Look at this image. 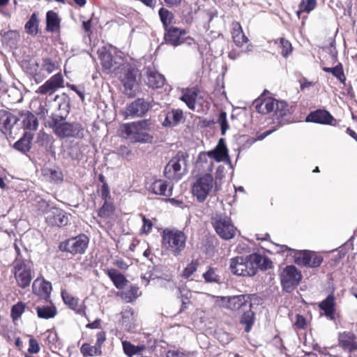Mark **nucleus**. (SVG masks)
I'll return each instance as SVG.
<instances>
[{
  "label": "nucleus",
  "instance_id": "f03ea898",
  "mask_svg": "<svg viewBox=\"0 0 357 357\" xmlns=\"http://www.w3.org/2000/svg\"><path fill=\"white\" fill-rule=\"evenodd\" d=\"M65 117L52 114L48 122L49 126L54 130L55 135L61 138L81 137L83 136V128L79 123H70L64 121Z\"/></svg>",
  "mask_w": 357,
  "mask_h": 357
},
{
  "label": "nucleus",
  "instance_id": "09e8293b",
  "mask_svg": "<svg viewBox=\"0 0 357 357\" xmlns=\"http://www.w3.org/2000/svg\"><path fill=\"white\" fill-rule=\"evenodd\" d=\"M25 309V304L22 302H18L14 305L11 309V317L14 320L19 319Z\"/></svg>",
  "mask_w": 357,
  "mask_h": 357
},
{
  "label": "nucleus",
  "instance_id": "864d4df0",
  "mask_svg": "<svg viewBox=\"0 0 357 357\" xmlns=\"http://www.w3.org/2000/svg\"><path fill=\"white\" fill-rule=\"evenodd\" d=\"M331 70L332 71L331 73L334 77H337L340 81V82L344 83L346 78L344 75L342 66L341 64H339V65L336 66L335 67L332 68Z\"/></svg>",
  "mask_w": 357,
  "mask_h": 357
},
{
  "label": "nucleus",
  "instance_id": "3c124183",
  "mask_svg": "<svg viewBox=\"0 0 357 357\" xmlns=\"http://www.w3.org/2000/svg\"><path fill=\"white\" fill-rule=\"evenodd\" d=\"M218 121L221 128V134L224 135L229 128V125L227 121V114L225 112H220Z\"/></svg>",
  "mask_w": 357,
  "mask_h": 357
},
{
  "label": "nucleus",
  "instance_id": "4468645a",
  "mask_svg": "<svg viewBox=\"0 0 357 357\" xmlns=\"http://www.w3.org/2000/svg\"><path fill=\"white\" fill-rule=\"evenodd\" d=\"M64 79L61 73L52 76L43 85H41L36 93L42 95H52L59 89L64 86Z\"/></svg>",
  "mask_w": 357,
  "mask_h": 357
},
{
  "label": "nucleus",
  "instance_id": "58836bf2",
  "mask_svg": "<svg viewBox=\"0 0 357 357\" xmlns=\"http://www.w3.org/2000/svg\"><path fill=\"white\" fill-rule=\"evenodd\" d=\"M23 126L26 129L30 130H36L38 126V121L37 118L30 112H26L24 114L22 120Z\"/></svg>",
  "mask_w": 357,
  "mask_h": 357
},
{
  "label": "nucleus",
  "instance_id": "5701e85b",
  "mask_svg": "<svg viewBox=\"0 0 357 357\" xmlns=\"http://www.w3.org/2000/svg\"><path fill=\"white\" fill-rule=\"evenodd\" d=\"M98 54L105 72L109 73L116 70V63L113 61L112 54L105 47L98 49Z\"/></svg>",
  "mask_w": 357,
  "mask_h": 357
},
{
  "label": "nucleus",
  "instance_id": "9b49d317",
  "mask_svg": "<svg viewBox=\"0 0 357 357\" xmlns=\"http://www.w3.org/2000/svg\"><path fill=\"white\" fill-rule=\"evenodd\" d=\"M302 279L301 272L293 265L286 266L280 273L281 284L287 292H291Z\"/></svg>",
  "mask_w": 357,
  "mask_h": 357
},
{
  "label": "nucleus",
  "instance_id": "4c0bfd02",
  "mask_svg": "<svg viewBox=\"0 0 357 357\" xmlns=\"http://www.w3.org/2000/svg\"><path fill=\"white\" fill-rule=\"evenodd\" d=\"M36 310L38 317L45 319L53 318L57 313L56 308L54 306H37Z\"/></svg>",
  "mask_w": 357,
  "mask_h": 357
},
{
  "label": "nucleus",
  "instance_id": "bb28decb",
  "mask_svg": "<svg viewBox=\"0 0 357 357\" xmlns=\"http://www.w3.org/2000/svg\"><path fill=\"white\" fill-rule=\"evenodd\" d=\"M146 84L152 89H159L164 86L165 77L153 69L148 68L146 71Z\"/></svg>",
  "mask_w": 357,
  "mask_h": 357
},
{
  "label": "nucleus",
  "instance_id": "39448f33",
  "mask_svg": "<svg viewBox=\"0 0 357 357\" xmlns=\"http://www.w3.org/2000/svg\"><path fill=\"white\" fill-rule=\"evenodd\" d=\"M186 239L182 231L166 229L162 234V246L170 254L177 257L185 250Z\"/></svg>",
  "mask_w": 357,
  "mask_h": 357
},
{
  "label": "nucleus",
  "instance_id": "13d9d810",
  "mask_svg": "<svg viewBox=\"0 0 357 357\" xmlns=\"http://www.w3.org/2000/svg\"><path fill=\"white\" fill-rule=\"evenodd\" d=\"M142 221H143V227L142 230L144 233H149L153 227L152 222L146 218L144 216L142 217Z\"/></svg>",
  "mask_w": 357,
  "mask_h": 357
},
{
  "label": "nucleus",
  "instance_id": "cd10ccee",
  "mask_svg": "<svg viewBox=\"0 0 357 357\" xmlns=\"http://www.w3.org/2000/svg\"><path fill=\"white\" fill-rule=\"evenodd\" d=\"M61 296L65 304L73 310L77 314L80 315H86L85 306L82 304L79 305V301L77 298L73 296L66 291H63L61 292Z\"/></svg>",
  "mask_w": 357,
  "mask_h": 357
},
{
  "label": "nucleus",
  "instance_id": "6e6d98bb",
  "mask_svg": "<svg viewBox=\"0 0 357 357\" xmlns=\"http://www.w3.org/2000/svg\"><path fill=\"white\" fill-rule=\"evenodd\" d=\"M294 326L298 329H304L307 326V321L305 318L300 314L296 315V319L294 321Z\"/></svg>",
  "mask_w": 357,
  "mask_h": 357
},
{
  "label": "nucleus",
  "instance_id": "393cba45",
  "mask_svg": "<svg viewBox=\"0 0 357 357\" xmlns=\"http://www.w3.org/2000/svg\"><path fill=\"white\" fill-rule=\"evenodd\" d=\"M333 117L326 110L319 109L312 112L306 117L307 122H313L321 124H331Z\"/></svg>",
  "mask_w": 357,
  "mask_h": 357
},
{
  "label": "nucleus",
  "instance_id": "8fccbe9b",
  "mask_svg": "<svg viewBox=\"0 0 357 357\" xmlns=\"http://www.w3.org/2000/svg\"><path fill=\"white\" fill-rule=\"evenodd\" d=\"M203 277L207 282H218L220 277L216 274L215 270L210 268L206 273H203Z\"/></svg>",
  "mask_w": 357,
  "mask_h": 357
},
{
  "label": "nucleus",
  "instance_id": "5fc2aeb1",
  "mask_svg": "<svg viewBox=\"0 0 357 357\" xmlns=\"http://www.w3.org/2000/svg\"><path fill=\"white\" fill-rule=\"evenodd\" d=\"M280 45L282 47V54L284 57H287L292 52L291 44L287 40L280 38Z\"/></svg>",
  "mask_w": 357,
  "mask_h": 357
},
{
  "label": "nucleus",
  "instance_id": "2f4dec72",
  "mask_svg": "<svg viewBox=\"0 0 357 357\" xmlns=\"http://www.w3.org/2000/svg\"><path fill=\"white\" fill-rule=\"evenodd\" d=\"M232 38L234 43L238 46L242 47L244 43H248V39L245 36L241 26L238 22L232 24Z\"/></svg>",
  "mask_w": 357,
  "mask_h": 357
},
{
  "label": "nucleus",
  "instance_id": "412c9836",
  "mask_svg": "<svg viewBox=\"0 0 357 357\" xmlns=\"http://www.w3.org/2000/svg\"><path fill=\"white\" fill-rule=\"evenodd\" d=\"M208 155L217 162L225 161L231 165L228 151L223 139L219 140L218 144L213 150L208 152Z\"/></svg>",
  "mask_w": 357,
  "mask_h": 357
},
{
  "label": "nucleus",
  "instance_id": "e433bc0d",
  "mask_svg": "<svg viewBox=\"0 0 357 357\" xmlns=\"http://www.w3.org/2000/svg\"><path fill=\"white\" fill-rule=\"evenodd\" d=\"M276 100L272 98L264 99L261 102L255 104V108L258 112L266 114L273 112Z\"/></svg>",
  "mask_w": 357,
  "mask_h": 357
},
{
  "label": "nucleus",
  "instance_id": "bf43d9fd",
  "mask_svg": "<svg viewBox=\"0 0 357 357\" xmlns=\"http://www.w3.org/2000/svg\"><path fill=\"white\" fill-rule=\"evenodd\" d=\"M68 87H69L71 90L75 91L77 94L79 96V98L84 100V90L83 87H78L74 84H68Z\"/></svg>",
  "mask_w": 357,
  "mask_h": 357
},
{
  "label": "nucleus",
  "instance_id": "c03bdc74",
  "mask_svg": "<svg viewBox=\"0 0 357 357\" xmlns=\"http://www.w3.org/2000/svg\"><path fill=\"white\" fill-rule=\"evenodd\" d=\"M159 15L160 20L165 26V29L166 28H169L168 26L172 24L174 19L173 14L169 10L162 8L159 10Z\"/></svg>",
  "mask_w": 357,
  "mask_h": 357
},
{
  "label": "nucleus",
  "instance_id": "b1692460",
  "mask_svg": "<svg viewBox=\"0 0 357 357\" xmlns=\"http://www.w3.org/2000/svg\"><path fill=\"white\" fill-rule=\"evenodd\" d=\"M200 91L197 87L188 88L182 90L181 100L191 110L195 109V102L199 98Z\"/></svg>",
  "mask_w": 357,
  "mask_h": 357
},
{
  "label": "nucleus",
  "instance_id": "aec40b11",
  "mask_svg": "<svg viewBox=\"0 0 357 357\" xmlns=\"http://www.w3.org/2000/svg\"><path fill=\"white\" fill-rule=\"evenodd\" d=\"M185 33L186 32L184 29H180L176 27L170 26L165 29L164 38L166 43L176 47L184 42L181 36Z\"/></svg>",
  "mask_w": 357,
  "mask_h": 357
},
{
  "label": "nucleus",
  "instance_id": "680f3d73",
  "mask_svg": "<svg viewBox=\"0 0 357 357\" xmlns=\"http://www.w3.org/2000/svg\"><path fill=\"white\" fill-rule=\"evenodd\" d=\"M96 345L98 346L101 348L102 344L105 341V333L103 331H100L96 335Z\"/></svg>",
  "mask_w": 357,
  "mask_h": 357
},
{
  "label": "nucleus",
  "instance_id": "a878e982",
  "mask_svg": "<svg viewBox=\"0 0 357 357\" xmlns=\"http://www.w3.org/2000/svg\"><path fill=\"white\" fill-rule=\"evenodd\" d=\"M356 336L351 332H344L338 337L339 344L345 351L351 352L357 349Z\"/></svg>",
  "mask_w": 357,
  "mask_h": 357
},
{
  "label": "nucleus",
  "instance_id": "7ed1b4c3",
  "mask_svg": "<svg viewBox=\"0 0 357 357\" xmlns=\"http://www.w3.org/2000/svg\"><path fill=\"white\" fill-rule=\"evenodd\" d=\"M12 272L20 288L25 289L29 287L33 273V264L29 259H24L20 253H17L13 264Z\"/></svg>",
  "mask_w": 357,
  "mask_h": 357
},
{
  "label": "nucleus",
  "instance_id": "6ab92c4d",
  "mask_svg": "<svg viewBox=\"0 0 357 357\" xmlns=\"http://www.w3.org/2000/svg\"><path fill=\"white\" fill-rule=\"evenodd\" d=\"M148 190L157 195L170 197L172 195L173 185L166 181L158 179L152 182Z\"/></svg>",
  "mask_w": 357,
  "mask_h": 357
},
{
  "label": "nucleus",
  "instance_id": "603ef678",
  "mask_svg": "<svg viewBox=\"0 0 357 357\" xmlns=\"http://www.w3.org/2000/svg\"><path fill=\"white\" fill-rule=\"evenodd\" d=\"M198 266L197 261H192L189 264L187 267L183 270V276L185 278H188L191 276L197 270Z\"/></svg>",
  "mask_w": 357,
  "mask_h": 357
},
{
  "label": "nucleus",
  "instance_id": "37998d69",
  "mask_svg": "<svg viewBox=\"0 0 357 357\" xmlns=\"http://www.w3.org/2000/svg\"><path fill=\"white\" fill-rule=\"evenodd\" d=\"M121 295L127 303L132 302L139 296V288L137 286H131L129 289L123 291Z\"/></svg>",
  "mask_w": 357,
  "mask_h": 357
},
{
  "label": "nucleus",
  "instance_id": "c756f323",
  "mask_svg": "<svg viewBox=\"0 0 357 357\" xmlns=\"http://www.w3.org/2000/svg\"><path fill=\"white\" fill-rule=\"evenodd\" d=\"M319 308L323 310L326 316L330 319H334L335 314V297L333 295H328L326 299L322 301L319 305Z\"/></svg>",
  "mask_w": 357,
  "mask_h": 357
},
{
  "label": "nucleus",
  "instance_id": "9d476101",
  "mask_svg": "<svg viewBox=\"0 0 357 357\" xmlns=\"http://www.w3.org/2000/svg\"><path fill=\"white\" fill-rule=\"evenodd\" d=\"M215 303L221 307L241 314V311L248 308L251 301L248 295H238L229 297L218 296Z\"/></svg>",
  "mask_w": 357,
  "mask_h": 357
},
{
  "label": "nucleus",
  "instance_id": "20e7f679",
  "mask_svg": "<svg viewBox=\"0 0 357 357\" xmlns=\"http://www.w3.org/2000/svg\"><path fill=\"white\" fill-rule=\"evenodd\" d=\"M151 125L149 120H142L122 126V134L131 142H151L152 137L147 133Z\"/></svg>",
  "mask_w": 357,
  "mask_h": 357
},
{
  "label": "nucleus",
  "instance_id": "a211bd4d",
  "mask_svg": "<svg viewBox=\"0 0 357 357\" xmlns=\"http://www.w3.org/2000/svg\"><path fill=\"white\" fill-rule=\"evenodd\" d=\"M121 82L125 87L126 93L132 96L135 88L137 86V71L131 67H128L121 77Z\"/></svg>",
  "mask_w": 357,
  "mask_h": 357
},
{
  "label": "nucleus",
  "instance_id": "49530a36",
  "mask_svg": "<svg viewBox=\"0 0 357 357\" xmlns=\"http://www.w3.org/2000/svg\"><path fill=\"white\" fill-rule=\"evenodd\" d=\"M114 210V206L105 200L104 204L98 211V215L104 218H109L113 214Z\"/></svg>",
  "mask_w": 357,
  "mask_h": 357
},
{
  "label": "nucleus",
  "instance_id": "6e6552de",
  "mask_svg": "<svg viewBox=\"0 0 357 357\" xmlns=\"http://www.w3.org/2000/svg\"><path fill=\"white\" fill-rule=\"evenodd\" d=\"M282 251L290 250L294 253V262L299 266L310 268L319 267L322 263L323 258L314 252L308 250H296L289 248L287 245H282Z\"/></svg>",
  "mask_w": 357,
  "mask_h": 357
},
{
  "label": "nucleus",
  "instance_id": "2eb2a0df",
  "mask_svg": "<svg viewBox=\"0 0 357 357\" xmlns=\"http://www.w3.org/2000/svg\"><path fill=\"white\" fill-rule=\"evenodd\" d=\"M46 222L52 226H66L69 221L68 215L61 208L52 207L45 213Z\"/></svg>",
  "mask_w": 357,
  "mask_h": 357
},
{
  "label": "nucleus",
  "instance_id": "c85d7f7f",
  "mask_svg": "<svg viewBox=\"0 0 357 357\" xmlns=\"http://www.w3.org/2000/svg\"><path fill=\"white\" fill-rule=\"evenodd\" d=\"M106 273L119 289H123L128 282L121 273L114 268L107 269Z\"/></svg>",
  "mask_w": 357,
  "mask_h": 357
},
{
  "label": "nucleus",
  "instance_id": "ea45409f",
  "mask_svg": "<svg viewBox=\"0 0 357 357\" xmlns=\"http://www.w3.org/2000/svg\"><path fill=\"white\" fill-rule=\"evenodd\" d=\"M81 353L84 356H99L102 354L100 347L96 345L91 346L89 344L84 343L80 349Z\"/></svg>",
  "mask_w": 357,
  "mask_h": 357
},
{
  "label": "nucleus",
  "instance_id": "f3484780",
  "mask_svg": "<svg viewBox=\"0 0 357 357\" xmlns=\"http://www.w3.org/2000/svg\"><path fill=\"white\" fill-rule=\"evenodd\" d=\"M32 290L40 298L47 301L52 291V284L43 278H36L33 282Z\"/></svg>",
  "mask_w": 357,
  "mask_h": 357
},
{
  "label": "nucleus",
  "instance_id": "7c9ffc66",
  "mask_svg": "<svg viewBox=\"0 0 357 357\" xmlns=\"http://www.w3.org/2000/svg\"><path fill=\"white\" fill-rule=\"evenodd\" d=\"M183 117V113L181 109H172L166 114L163 122L165 126L174 127L176 126Z\"/></svg>",
  "mask_w": 357,
  "mask_h": 357
},
{
  "label": "nucleus",
  "instance_id": "c9c22d12",
  "mask_svg": "<svg viewBox=\"0 0 357 357\" xmlns=\"http://www.w3.org/2000/svg\"><path fill=\"white\" fill-rule=\"evenodd\" d=\"M46 22L47 30L50 32H55L59 29L60 19L58 15L52 10H50L47 13Z\"/></svg>",
  "mask_w": 357,
  "mask_h": 357
},
{
  "label": "nucleus",
  "instance_id": "de8ad7c7",
  "mask_svg": "<svg viewBox=\"0 0 357 357\" xmlns=\"http://www.w3.org/2000/svg\"><path fill=\"white\" fill-rule=\"evenodd\" d=\"M274 111L278 116L283 117L286 116L289 112L288 105L284 101H278L276 100Z\"/></svg>",
  "mask_w": 357,
  "mask_h": 357
},
{
  "label": "nucleus",
  "instance_id": "f704fd0d",
  "mask_svg": "<svg viewBox=\"0 0 357 357\" xmlns=\"http://www.w3.org/2000/svg\"><path fill=\"white\" fill-rule=\"evenodd\" d=\"M33 139V135L30 132H26L22 137L14 144V148L22 153L29 151L31 149V142Z\"/></svg>",
  "mask_w": 357,
  "mask_h": 357
},
{
  "label": "nucleus",
  "instance_id": "338daca9",
  "mask_svg": "<svg viewBox=\"0 0 357 357\" xmlns=\"http://www.w3.org/2000/svg\"><path fill=\"white\" fill-rule=\"evenodd\" d=\"M141 2H142L144 5H146L148 7H150L151 8H153L156 5V0H139Z\"/></svg>",
  "mask_w": 357,
  "mask_h": 357
},
{
  "label": "nucleus",
  "instance_id": "0e129e2a",
  "mask_svg": "<svg viewBox=\"0 0 357 357\" xmlns=\"http://www.w3.org/2000/svg\"><path fill=\"white\" fill-rule=\"evenodd\" d=\"M218 338L223 344L229 343L230 340H231L229 334H227L226 333H218Z\"/></svg>",
  "mask_w": 357,
  "mask_h": 357
},
{
  "label": "nucleus",
  "instance_id": "052dcab7",
  "mask_svg": "<svg viewBox=\"0 0 357 357\" xmlns=\"http://www.w3.org/2000/svg\"><path fill=\"white\" fill-rule=\"evenodd\" d=\"M185 354L179 350H171L166 353L165 357H185Z\"/></svg>",
  "mask_w": 357,
  "mask_h": 357
},
{
  "label": "nucleus",
  "instance_id": "423d86ee",
  "mask_svg": "<svg viewBox=\"0 0 357 357\" xmlns=\"http://www.w3.org/2000/svg\"><path fill=\"white\" fill-rule=\"evenodd\" d=\"M212 225L216 233L225 240L231 239L236 235V228L231 218L224 213H216L212 218Z\"/></svg>",
  "mask_w": 357,
  "mask_h": 357
},
{
  "label": "nucleus",
  "instance_id": "f8f14e48",
  "mask_svg": "<svg viewBox=\"0 0 357 357\" xmlns=\"http://www.w3.org/2000/svg\"><path fill=\"white\" fill-rule=\"evenodd\" d=\"M186 160L183 155L172 158L165 167L164 174L169 179L178 180L186 173Z\"/></svg>",
  "mask_w": 357,
  "mask_h": 357
},
{
  "label": "nucleus",
  "instance_id": "79ce46f5",
  "mask_svg": "<svg viewBox=\"0 0 357 357\" xmlns=\"http://www.w3.org/2000/svg\"><path fill=\"white\" fill-rule=\"evenodd\" d=\"M45 174L50 182L58 183L63 181V174L58 168H50L45 169Z\"/></svg>",
  "mask_w": 357,
  "mask_h": 357
},
{
  "label": "nucleus",
  "instance_id": "4be33fe9",
  "mask_svg": "<svg viewBox=\"0 0 357 357\" xmlns=\"http://www.w3.org/2000/svg\"><path fill=\"white\" fill-rule=\"evenodd\" d=\"M17 121L18 119L10 112L5 109L0 110V129L4 135L10 130Z\"/></svg>",
  "mask_w": 357,
  "mask_h": 357
},
{
  "label": "nucleus",
  "instance_id": "f257e3e1",
  "mask_svg": "<svg viewBox=\"0 0 357 357\" xmlns=\"http://www.w3.org/2000/svg\"><path fill=\"white\" fill-rule=\"evenodd\" d=\"M272 267V261L266 257L254 253L246 257L231 258L229 262L231 272L238 276H253L259 268L267 270Z\"/></svg>",
  "mask_w": 357,
  "mask_h": 357
},
{
  "label": "nucleus",
  "instance_id": "ddd939ff",
  "mask_svg": "<svg viewBox=\"0 0 357 357\" xmlns=\"http://www.w3.org/2000/svg\"><path fill=\"white\" fill-rule=\"evenodd\" d=\"M88 244V237L85 234H80L61 243L59 248L62 251L68 252L73 255L83 254L85 252Z\"/></svg>",
  "mask_w": 357,
  "mask_h": 357
},
{
  "label": "nucleus",
  "instance_id": "a18cd8bd",
  "mask_svg": "<svg viewBox=\"0 0 357 357\" xmlns=\"http://www.w3.org/2000/svg\"><path fill=\"white\" fill-rule=\"evenodd\" d=\"M25 29L29 34H36L38 33V20L36 14L33 13L26 23Z\"/></svg>",
  "mask_w": 357,
  "mask_h": 357
},
{
  "label": "nucleus",
  "instance_id": "72a5a7b5",
  "mask_svg": "<svg viewBox=\"0 0 357 357\" xmlns=\"http://www.w3.org/2000/svg\"><path fill=\"white\" fill-rule=\"evenodd\" d=\"M242 316L241 323L245 324V331L248 333L254 324L255 314L252 310V303L248 305V308H245L241 311Z\"/></svg>",
  "mask_w": 357,
  "mask_h": 357
},
{
  "label": "nucleus",
  "instance_id": "dca6fc26",
  "mask_svg": "<svg viewBox=\"0 0 357 357\" xmlns=\"http://www.w3.org/2000/svg\"><path fill=\"white\" fill-rule=\"evenodd\" d=\"M150 105L143 98H138L129 105L127 107V116L141 117L149 109Z\"/></svg>",
  "mask_w": 357,
  "mask_h": 357
},
{
  "label": "nucleus",
  "instance_id": "a19ab883",
  "mask_svg": "<svg viewBox=\"0 0 357 357\" xmlns=\"http://www.w3.org/2000/svg\"><path fill=\"white\" fill-rule=\"evenodd\" d=\"M316 5V0H302L299 5V9L296 12L298 17L300 18L301 14L303 12L310 13L315 8Z\"/></svg>",
  "mask_w": 357,
  "mask_h": 357
},
{
  "label": "nucleus",
  "instance_id": "69168bd1",
  "mask_svg": "<svg viewBox=\"0 0 357 357\" xmlns=\"http://www.w3.org/2000/svg\"><path fill=\"white\" fill-rule=\"evenodd\" d=\"M115 265L122 270H126L128 268V265L122 259H117Z\"/></svg>",
  "mask_w": 357,
  "mask_h": 357
},
{
  "label": "nucleus",
  "instance_id": "0eeeda50",
  "mask_svg": "<svg viewBox=\"0 0 357 357\" xmlns=\"http://www.w3.org/2000/svg\"><path fill=\"white\" fill-rule=\"evenodd\" d=\"M60 69L59 62L50 57H43L40 63L36 62L31 67V73L37 82H42L47 75Z\"/></svg>",
  "mask_w": 357,
  "mask_h": 357
},
{
  "label": "nucleus",
  "instance_id": "e2e57ef3",
  "mask_svg": "<svg viewBox=\"0 0 357 357\" xmlns=\"http://www.w3.org/2000/svg\"><path fill=\"white\" fill-rule=\"evenodd\" d=\"M47 340L52 344H54L57 340V334L54 331L47 332Z\"/></svg>",
  "mask_w": 357,
  "mask_h": 357
},
{
  "label": "nucleus",
  "instance_id": "1a4fd4ad",
  "mask_svg": "<svg viewBox=\"0 0 357 357\" xmlns=\"http://www.w3.org/2000/svg\"><path fill=\"white\" fill-rule=\"evenodd\" d=\"M213 187V178L210 174L199 176L194 182L192 192L199 202H204Z\"/></svg>",
  "mask_w": 357,
  "mask_h": 357
},
{
  "label": "nucleus",
  "instance_id": "4d7b16f0",
  "mask_svg": "<svg viewBox=\"0 0 357 357\" xmlns=\"http://www.w3.org/2000/svg\"><path fill=\"white\" fill-rule=\"evenodd\" d=\"M29 347L28 349V351L30 354H37L40 351V347L38 342L33 339L31 338L29 341Z\"/></svg>",
  "mask_w": 357,
  "mask_h": 357
},
{
  "label": "nucleus",
  "instance_id": "473e14b6",
  "mask_svg": "<svg viewBox=\"0 0 357 357\" xmlns=\"http://www.w3.org/2000/svg\"><path fill=\"white\" fill-rule=\"evenodd\" d=\"M122 347L123 352L128 357H132L135 355L138 356L146 349L144 344L134 345L127 340L122 341Z\"/></svg>",
  "mask_w": 357,
  "mask_h": 357
},
{
  "label": "nucleus",
  "instance_id": "774afa93",
  "mask_svg": "<svg viewBox=\"0 0 357 357\" xmlns=\"http://www.w3.org/2000/svg\"><path fill=\"white\" fill-rule=\"evenodd\" d=\"M82 26L85 31L89 32L91 29V20H89L87 21H84L82 23Z\"/></svg>",
  "mask_w": 357,
  "mask_h": 357
}]
</instances>
